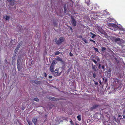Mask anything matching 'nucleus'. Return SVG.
Returning a JSON list of instances; mask_svg holds the SVG:
<instances>
[{"instance_id":"obj_1","label":"nucleus","mask_w":125,"mask_h":125,"mask_svg":"<svg viewBox=\"0 0 125 125\" xmlns=\"http://www.w3.org/2000/svg\"><path fill=\"white\" fill-rule=\"evenodd\" d=\"M114 79V82H115L116 85L117 86V84H119V86L118 87V88H120L122 86V85L120 80L117 78H115Z\"/></svg>"},{"instance_id":"obj_2","label":"nucleus","mask_w":125,"mask_h":125,"mask_svg":"<svg viewBox=\"0 0 125 125\" xmlns=\"http://www.w3.org/2000/svg\"><path fill=\"white\" fill-rule=\"evenodd\" d=\"M65 40V38L64 37H61L59 39V40L57 41L55 43L56 44L58 45L61 44Z\"/></svg>"},{"instance_id":"obj_3","label":"nucleus","mask_w":125,"mask_h":125,"mask_svg":"<svg viewBox=\"0 0 125 125\" xmlns=\"http://www.w3.org/2000/svg\"><path fill=\"white\" fill-rule=\"evenodd\" d=\"M71 18L72 20L71 23L72 25L74 27L76 25V21L73 16H72L71 17Z\"/></svg>"},{"instance_id":"obj_4","label":"nucleus","mask_w":125,"mask_h":125,"mask_svg":"<svg viewBox=\"0 0 125 125\" xmlns=\"http://www.w3.org/2000/svg\"><path fill=\"white\" fill-rule=\"evenodd\" d=\"M95 59L97 61H96L95 60L93 59H92V60L95 63L97 66V62H99L100 61V59L98 56H96L95 58Z\"/></svg>"},{"instance_id":"obj_5","label":"nucleus","mask_w":125,"mask_h":125,"mask_svg":"<svg viewBox=\"0 0 125 125\" xmlns=\"http://www.w3.org/2000/svg\"><path fill=\"white\" fill-rule=\"evenodd\" d=\"M22 43V42L21 41L18 44L15 50V52H17L18 51L19 49V48H20V46L21 45Z\"/></svg>"},{"instance_id":"obj_6","label":"nucleus","mask_w":125,"mask_h":125,"mask_svg":"<svg viewBox=\"0 0 125 125\" xmlns=\"http://www.w3.org/2000/svg\"><path fill=\"white\" fill-rule=\"evenodd\" d=\"M59 69L58 68H57L55 69V71L53 72L54 73H55L56 75V76H60L62 72H61L60 73H58L59 72Z\"/></svg>"},{"instance_id":"obj_7","label":"nucleus","mask_w":125,"mask_h":125,"mask_svg":"<svg viewBox=\"0 0 125 125\" xmlns=\"http://www.w3.org/2000/svg\"><path fill=\"white\" fill-rule=\"evenodd\" d=\"M100 105L99 104H94L91 108L90 109L92 111L94 109H96L98 107H100Z\"/></svg>"},{"instance_id":"obj_8","label":"nucleus","mask_w":125,"mask_h":125,"mask_svg":"<svg viewBox=\"0 0 125 125\" xmlns=\"http://www.w3.org/2000/svg\"><path fill=\"white\" fill-rule=\"evenodd\" d=\"M112 40L115 42H117L120 41V38H116L115 37H113L112 38Z\"/></svg>"},{"instance_id":"obj_9","label":"nucleus","mask_w":125,"mask_h":125,"mask_svg":"<svg viewBox=\"0 0 125 125\" xmlns=\"http://www.w3.org/2000/svg\"><path fill=\"white\" fill-rule=\"evenodd\" d=\"M32 121L35 125H37V118L35 117H33L32 119Z\"/></svg>"},{"instance_id":"obj_10","label":"nucleus","mask_w":125,"mask_h":125,"mask_svg":"<svg viewBox=\"0 0 125 125\" xmlns=\"http://www.w3.org/2000/svg\"><path fill=\"white\" fill-rule=\"evenodd\" d=\"M92 69L94 71H98V69L96 65L92 64Z\"/></svg>"},{"instance_id":"obj_11","label":"nucleus","mask_w":125,"mask_h":125,"mask_svg":"<svg viewBox=\"0 0 125 125\" xmlns=\"http://www.w3.org/2000/svg\"><path fill=\"white\" fill-rule=\"evenodd\" d=\"M8 2L10 3V5L13 6L14 4V0H7Z\"/></svg>"},{"instance_id":"obj_12","label":"nucleus","mask_w":125,"mask_h":125,"mask_svg":"<svg viewBox=\"0 0 125 125\" xmlns=\"http://www.w3.org/2000/svg\"><path fill=\"white\" fill-rule=\"evenodd\" d=\"M54 66H53L52 65H51L50 68V69L51 72V73H52L54 72Z\"/></svg>"},{"instance_id":"obj_13","label":"nucleus","mask_w":125,"mask_h":125,"mask_svg":"<svg viewBox=\"0 0 125 125\" xmlns=\"http://www.w3.org/2000/svg\"><path fill=\"white\" fill-rule=\"evenodd\" d=\"M49 99L51 100H52L53 101L57 100H58V99L57 98H55L53 97H49Z\"/></svg>"},{"instance_id":"obj_14","label":"nucleus","mask_w":125,"mask_h":125,"mask_svg":"<svg viewBox=\"0 0 125 125\" xmlns=\"http://www.w3.org/2000/svg\"><path fill=\"white\" fill-rule=\"evenodd\" d=\"M111 69H109L107 71V73L108 74V75L109 77H110L111 76Z\"/></svg>"},{"instance_id":"obj_15","label":"nucleus","mask_w":125,"mask_h":125,"mask_svg":"<svg viewBox=\"0 0 125 125\" xmlns=\"http://www.w3.org/2000/svg\"><path fill=\"white\" fill-rule=\"evenodd\" d=\"M15 56H16V55H14V56H13L12 57V62H11L12 64H13V63H14V62L15 59Z\"/></svg>"},{"instance_id":"obj_16","label":"nucleus","mask_w":125,"mask_h":125,"mask_svg":"<svg viewBox=\"0 0 125 125\" xmlns=\"http://www.w3.org/2000/svg\"><path fill=\"white\" fill-rule=\"evenodd\" d=\"M17 67L18 71H20L21 69V67L20 64H17Z\"/></svg>"},{"instance_id":"obj_17","label":"nucleus","mask_w":125,"mask_h":125,"mask_svg":"<svg viewBox=\"0 0 125 125\" xmlns=\"http://www.w3.org/2000/svg\"><path fill=\"white\" fill-rule=\"evenodd\" d=\"M56 60L58 61L61 62H63L62 59L60 57H58L56 58Z\"/></svg>"},{"instance_id":"obj_18","label":"nucleus","mask_w":125,"mask_h":125,"mask_svg":"<svg viewBox=\"0 0 125 125\" xmlns=\"http://www.w3.org/2000/svg\"><path fill=\"white\" fill-rule=\"evenodd\" d=\"M33 83L36 84H40L41 82L39 81L34 80L33 81Z\"/></svg>"},{"instance_id":"obj_19","label":"nucleus","mask_w":125,"mask_h":125,"mask_svg":"<svg viewBox=\"0 0 125 125\" xmlns=\"http://www.w3.org/2000/svg\"><path fill=\"white\" fill-rule=\"evenodd\" d=\"M56 64V62L54 60H53L52 62L51 65L54 66V64Z\"/></svg>"},{"instance_id":"obj_20","label":"nucleus","mask_w":125,"mask_h":125,"mask_svg":"<svg viewBox=\"0 0 125 125\" xmlns=\"http://www.w3.org/2000/svg\"><path fill=\"white\" fill-rule=\"evenodd\" d=\"M25 104V102H24L23 103V105L22 106V107H21V109H22V110H23L24 109H25V107H26V106H25L24 105H24V104Z\"/></svg>"},{"instance_id":"obj_21","label":"nucleus","mask_w":125,"mask_h":125,"mask_svg":"<svg viewBox=\"0 0 125 125\" xmlns=\"http://www.w3.org/2000/svg\"><path fill=\"white\" fill-rule=\"evenodd\" d=\"M21 60L20 59H18L17 61V64H21Z\"/></svg>"},{"instance_id":"obj_22","label":"nucleus","mask_w":125,"mask_h":125,"mask_svg":"<svg viewBox=\"0 0 125 125\" xmlns=\"http://www.w3.org/2000/svg\"><path fill=\"white\" fill-rule=\"evenodd\" d=\"M114 20L113 18H111L110 17L108 19V20L110 22H112Z\"/></svg>"},{"instance_id":"obj_23","label":"nucleus","mask_w":125,"mask_h":125,"mask_svg":"<svg viewBox=\"0 0 125 125\" xmlns=\"http://www.w3.org/2000/svg\"><path fill=\"white\" fill-rule=\"evenodd\" d=\"M90 33L93 35L92 36L91 38H94L95 36L96 35L95 34H94L93 33H92L91 32H90Z\"/></svg>"},{"instance_id":"obj_24","label":"nucleus","mask_w":125,"mask_h":125,"mask_svg":"<svg viewBox=\"0 0 125 125\" xmlns=\"http://www.w3.org/2000/svg\"><path fill=\"white\" fill-rule=\"evenodd\" d=\"M66 11H67L66 7V5H65L64 6V12L65 13H66Z\"/></svg>"},{"instance_id":"obj_25","label":"nucleus","mask_w":125,"mask_h":125,"mask_svg":"<svg viewBox=\"0 0 125 125\" xmlns=\"http://www.w3.org/2000/svg\"><path fill=\"white\" fill-rule=\"evenodd\" d=\"M123 117L125 118V109H124L123 112Z\"/></svg>"},{"instance_id":"obj_26","label":"nucleus","mask_w":125,"mask_h":125,"mask_svg":"<svg viewBox=\"0 0 125 125\" xmlns=\"http://www.w3.org/2000/svg\"><path fill=\"white\" fill-rule=\"evenodd\" d=\"M82 40H83L86 43H87L88 42L86 39L83 38L82 39Z\"/></svg>"},{"instance_id":"obj_27","label":"nucleus","mask_w":125,"mask_h":125,"mask_svg":"<svg viewBox=\"0 0 125 125\" xmlns=\"http://www.w3.org/2000/svg\"><path fill=\"white\" fill-rule=\"evenodd\" d=\"M33 100L34 101H35L36 102H38L39 101V99L37 97L34 98Z\"/></svg>"},{"instance_id":"obj_28","label":"nucleus","mask_w":125,"mask_h":125,"mask_svg":"<svg viewBox=\"0 0 125 125\" xmlns=\"http://www.w3.org/2000/svg\"><path fill=\"white\" fill-rule=\"evenodd\" d=\"M81 116L80 115H78L77 117L79 121H80L81 120Z\"/></svg>"},{"instance_id":"obj_29","label":"nucleus","mask_w":125,"mask_h":125,"mask_svg":"<svg viewBox=\"0 0 125 125\" xmlns=\"http://www.w3.org/2000/svg\"><path fill=\"white\" fill-rule=\"evenodd\" d=\"M94 48L96 52H99V51H98V49L97 48H95L94 47Z\"/></svg>"},{"instance_id":"obj_30","label":"nucleus","mask_w":125,"mask_h":125,"mask_svg":"<svg viewBox=\"0 0 125 125\" xmlns=\"http://www.w3.org/2000/svg\"><path fill=\"white\" fill-rule=\"evenodd\" d=\"M60 53V52L59 51H57L55 53V55H57L59 54Z\"/></svg>"},{"instance_id":"obj_31","label":"nucleus","mask_w":125,"mask_h":125,"mask_svg":"<svg viewBox=\"0 0 125 125\" xmlns=\"http://www.w3.org/2000/svg\"><path fill=\"white\" fill-rule=\"evenodd\" d=\"M53 23L54 24V26L55 27H57V23L55 22H53Z\"/></svg>"},{"instance_id":"obj_32","label":"nucleus","mask_w":125,"mask_h":125,"mask_svg":"<svg viewBox=\"0 0 125 125\" xmlns=\"http://www.w3.org/2000/svg\"><path fill=\"white\" fill-rule=\"evenodd\" d=\"M47 115H45L44 116V121H46V120L47 119Z\"/></svg>"},{"instance_id":"obj_33","label":"nucleus","mask_w":125,"mask_h":125,"mask_svg":"<svg viewBox=\"0 0 125 125\" xmlns=\"http://www.w3.org/2000/svg\"><path fill=\"white\" fill-rule=\"evenodd\" d=\"M101 48H102V51H104L106 49V48L105 47H101Z\"/></svg>"},{"instance_id":"obj_34","label":"nucleus","mask_w":125,"mask_h":125,"mask_svg":"<svg viewBox=\"0 0 125 125\" xmlns=\"http://www.w3.org/2000/svg\"><path fill=\"white\" fill-rule=\"evenodd\" d=\"M89 40L91 42H93L94 43V44H96L95 42V41H94L93 40H92V39H91Z\"/></svg>"},{"instance_id":"obj_35","label":"nucleus","mask_w":125,"mask_h":125,"mask_svg":"<svg viewBox=\"0 0 125 125\" xmlns=\"http://www.w3.org/2000/svg\"><path fill=\"white\" fill-rule=\"evenodd\" d=\"M10 17L8 16H7L6 18V20H8L10 19Z\"/></svg>"},{"instance_id":"obj_36","label":"nucleus","mask_w":125,"mask_h":125,"mask_svg":"<svg viewBox=\"0 0 125 125\" xmlns=\"http://www.w3.org/2000/svg\"><path fill=\"white\" fill-rule=\"evenodd\" d=\"M96 76V73H94L93 74V77L94 78H95Z\"/></svg>"},{"instance_id":"obj_37","label":"nucleus","mask_w":125,"mask_h":125,"mask_svg":"<svg viewBox=\"0 0 125 125\" xmlns=\"http://www.w3.org/2000/svg\"><path fill=\"white\" fill-rule=\"evenodd\" d=\"M29 125H32V123L31 122L29 121L28 122Z\"/></svg>"},{"instance_id":"obj_38","label":"nucleus","mask_w":125,"mask_h":125,"mask_svg":"<svg viewBox=\"0 0 125 125\" xmlns=\"http://www.w3.org/2000/svg\"><path fill=\"white\" fill-rule=\"evenodd\" d=\"M57 39L56 38H55L53 40V41L55 42H56L57 41Z\"/></svg>"},{"instance_id":"obj_39","label":"nucleus","mask_w":125,"mask_h":125,"mask_svg":"<svg viewBox=\"0 0 125 125\" xmlns=\"http://www.w3.org/2000/svg\"><path fill=\"white\" fill-rule=\"evenodd\" d=\"M43 75H44V76L45 77H46L47 76V74L45 72H44L43 73Z\"/></svg>"},{"instance_id":"obj_40","label":"nucleus","mask_w":125,"mask_h":125,"mask_svg":"<svg viewBox=\"0 0 125 125\" xmlns=\"http://www.w3.org/2000/svg\"><path fill=\"white\" fill-rule=\"evenodd\" d=\"M61 119H62L63 120H65V118L63 117H62L61 118Z\"/></svg>"},{"instance_id":"obj_41","label":"nucleus","mask_w":125,"mask_h":125,"mask_svg":"<svg viewBox=\"0 0 125 125\" xmlns=\"http://www.w3.org/2000/svg\"><path fill=\"white\" fill-rule=\"evenodd\" d=\"M5 63L6 64H7L8 63L7 60L6 59H5L4 60Z\"/></svg>"},{"instance_id":"obj_42","label":"nucleus","mask_w":125,"mask_h":125,"mask_svg":"<svg viewBox=\"0 0 125 125\" xmlns=\"http://www.w3.org/2000/svg\"><path fill=\"white\" fill-rule=\"evenodd\" d=\"M69 55L70 56H72L73 55V54L71 52L69 53Z\"/></svg>"},{"instance_id":"obj_43","label":"nucleus","mask_w":125,"mask_h":125,"mask_svg":"<svg viewBox=\"0 0 125 125\" xmlns=\"http://www.w3.org/2000/svg\"><path fill=\"white\" fill-rule=\"evenodd\" d=\"M102 68L103 69H104V68H104V65H103L102 66Z\"/></svg>"},{"instance_id":"obj_44","label":"nucleus","mask_w":125,"mask_h":125,"mask_svg":"<svg viewBox=\"0 0 125 125\" xmlns=\"http://www.w3.org/2000/svg\"><path fill=\"white\" fill-rule=\"evenodd\" d=\"M69 28L72 31V28L71 26H69Z\"/></svg>"},{"instance_id":"obj_45","label":"nucleus","mask_w":125,"mask_h":125,"mask_svg":"<svg viewBox=\"0 0 125 125\" xmlns=\"http://www.w3.org/2000/svg\"><path fill=\"white\" fill-rule=\"evenodd\" d=\"M98 64H99L98 68H99V69H100V67L101 66V64L100 63H99Z\"/></svg>"},{"instance_id":"obj_46","label":"nucleus","mask_w":125,"mask_h":125,"mask_svg":"<svg viewBox=\"0 0 125 125\" xmlns=\"http://www.w3.org/2000/svg\"><path fill=\"white\" fill-rule=\"evenodd\" d=\"M98 82H96L95 83V85H97L98 84Z\"/></svg>"},{"instance_id":"obj_47","label":"nucleus","mask_w":125,"mask_h":125,"mask_svg":"<svg viewBox=\"0 0 125 125\" xmlns=\"http://www.w3.org/2000/svg\"><path fill=\"white\" fill-rule=\"evenodd\" d=\"M52 76H49V78H52Z\"/></svg>"},{"instance_id":"obj_48","label":"nucleus","mask_w":125,"mask_h":125,"mask_svg":"<svg viewBox=\"0 0 125 125\" xmlns=\"http://www.w3.org/2000/svg\"><path fill=\"white\" fill-rule=\"evenodd\" d=\"M122 116L121 115H118V117H121Z\"/></svg>"},{"instance_id":"obj_49","label":"nucleus","mask_w":125,"mask_h":125,"mask_svg":"<svg viewBox=\"0 0 125 125\" xmlns=\"http://www.w3.org/2000/svg\"><path fill=\"white\" fill-rule=\"evenodd\" d=\"M70 122L71 123H73V122L71 120L70 121Z\"/></svg>"},{"instance_id":"obj_50","label":"nucleus","mask_w":125,"mask_h":125,"mask_svg":"<svg viewBox=\"0 0 125 125\" xmlns=\"http://www.w3.org/2000/svg\"><path fill=\"white\" fill-rule=\"evenodd\" d=\"M114 119L116 122H117L116 119L115 117H114Z\"/></svg>"},{"instance_id":"obj_51","label":"nucleus","mask_w":125,"mask_h":125,"mask_svg":"<svg viewBox=\"0 0 125 125\" xmlns=\"http://www.w3.org/2000/svg\"><path fill=\"white\" fill-rule=\"evenodd\" d=\"M65 120L66 121H68L67 119V118H65Z\"/></svg>"},{"instance_id":"obj_52","label":"nucleus","mask_w":125,"mask_h":125,"mask_svg":"<svg viewBox=\"0 0 125 125\" xmlns=\"http://www.w3.org/2000/svg\"><path fill=\"white\" fill-rule=\"evenodd\" d=\"M99 83H100V84H101H101L102 83L100 81Z\"/></svg>"},{"instance_id":"obj_53","label":"nucleus","mask_w":125,"mask_h":125,"mask_svg":"<svg viewBox=\"0 0 125 125\" xmlns=\"http://www.w3.org/2000/svg\"><path fill=\"white\" fill-rule=\"evenodd\" d=\"M53 106V105H51V106H50V108H51H51H52V106Z\"/></svg>"},{"instance_id":"obj_54","label":"nucleus","mask_w":125,"mask_h":125,"mask_svg":"<svg viewBox=\"0 0 125 125\" xmlns=\"http://www.w3.org/2000/svg\"><path fill=\"white\" fill-rule=\"evenodd\" d=\"M112 26H116V25H115V24H112Z\"/></svg>"},{"instance_id":"obj_55","label":"nucleus","mask_w":125,"mask_h":125,"mask_svg":"<svg viewBox=\"0 0 125 125\" xmlns=\"http://www.w3.org/2000/svg\"><path fill=\"white\" fill-rule=\"evenodd\" d=\"M60 122H62L63 121V120L62 119H61L60 120Z\"/></svg>"},{"instance_id":"obj_56","label":"nucleus","mask_w":125,"mask_h":125,"mask_svg":"<svg viewBox=\"0 0 125 125\" xmlns=\"http://www.w3.org/2000/svg\"><path fill=\"white\" fill-rule=\"evenodd\" d=\"M71 125H73V123H71Z\"/></svg>"},{"instance_id":"obj_57","label":"nucleus","mask_w":125,"mask_h":125,"mask_svg":"<svg viewBox=\"0 0 125 125\" xmlns=\"http://www.w3.org/2000/svg\"><path fill=\"white\" fill-rule=\"evenodd\" d=\"M116 29L115 28L114 29V30L115 31H116Z\"/></svg>"},{"instance_id":"obj_58","label":"nucleus","mask_w":125,"mask_h":125,"mask_svg":"<svg viewBox=\"0 0 125 125\" xmlns=\"http://www.w3.org/2000/svg\"><path fill=\"white\" fill-rule=\"evenodd\" d=\"M121 119H123V118H120V119H119V120H120Z\"/></svg>"},{"instance_id":"obj_59","label":"nucleus","mask_w":125,"mask_h":125,"mask_svg":"<svg viewBox=\"0 0 125 125\" xmlns=\"http://www.w3.org/2000/svg\"><path fill=\"white\" fill-rule=\"evenodd\" d=\"M86 3H87V4L88 5V4H89V3H88V2H86Z\"/></svg>"},{"instance_id":"obj_60","label":"nucleus","mask_w":125,"mask_h":125,"mask_svg":"<svg viewBox=\"0 0 125 125\" xmlns=\"http://www.w3.org/2000/svg\"><path fill=\"white\" fill-rule=\"evenodd\" d=\"M115 60H116H116H117V59H116V58H115Z\"/></svg>"},{"instance_id":"obj_61","label":"nucleus","mask_w":125,"mask_h":125,"mask_svg":"<svg viewBox=\"0 0 125 125\" xmlns=\"http://www.w3.org/2000/svg\"><path fill=\"white\" fill-rule=\"evenodd\" d=\"M21 125V124H20V125Z\"/></svg>"},{"instance_id":"obj_62","label":"nucleus","mask_w":125,"mask_h":125,"mask_svg":"<svg viewBox=\"0 0 125 125\" xmlns=\"http://www.w3.org/2000/svg\"><path fill=\"white\" fill-rule=\"evenodd\" d=\"M76 125H77V124H76Z\"/></svg>"}]
</instances>
